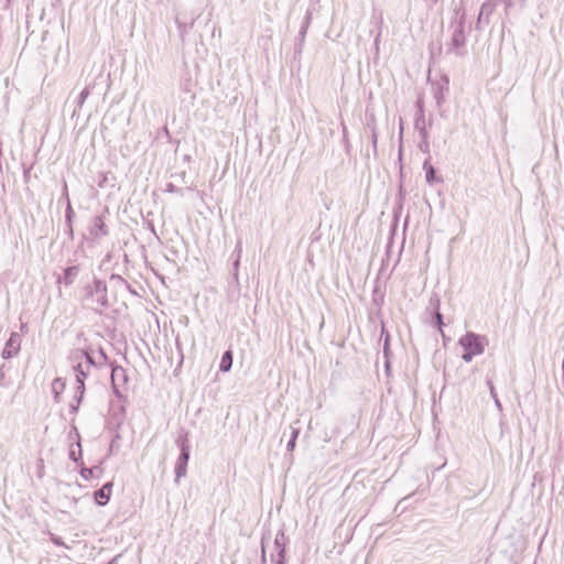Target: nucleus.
Returning a JSON list of instances; mask_svg holds the SVG:
<instances>
[{"label": "nucleus", "instance_id": "26", "mask_svg": "<svg viewBox=\"0 0 564 564\" xmlns=\"http://www.w3.org/2000/svg\"><path fill=\"white\" fill-rule=\"evenodd\" d=\"M455 17H456L455 28L465 30L467 13L463 6L455 9Z\"/></svg>", "mask_w": 564, "mask_h": 564}, {"label": "nucleus", "instance_id": "52", "mask_svg": "<svg viewBox=\"0 0 564 564\" xmlns=\"http://www.w3.org/2000/svg\"><path fill=\"white\" fill-rule=\"evenodd\" d=\"M85 362L87 365V369H89L90 367L102 368L101 366H98V361H96L93 356H87Z\"/></svg>", "mask_w": 564, "mask_h": 564}, {"label": "nucleus", "instance_id": "45", "mask_svg": "<svg viewBox=\"0 0 564 564\" xmlns=\"http://www.w3.org/2000/svg\"><path fill=\"white\" fill-rule=\"evenodd\" d=\"M50 541H51L54 545H56V546H63V547L68 549V546L65 544V542L63 541V539H62L59 535H56V534L51 533V534H50Z\"/></svg>", "mask_w": 564, "mask_h": 564}, {"label": "nucleus", "instance_id": "41", "mask_svg": "<svg viewBox=\"0 0 564 564\" xmlns=\"http://www.w3.org/2000/svg\"><path fill=\"white\" fill-rule=\"evenodd\" d=\"M239 267H240V260L232 259V279L235 280L237 285H239Z\"/></svg>", "mask_w": 564, "mask_h": 564}, {"label": "nucleus", "instance_id": "32", "mask_svg": "<svg viewBox=\"0 0 564 564\" xmlns=\"http://www.w3.org/2000/svg\"><path fill=\"white\" fill-rule=\"evenodd\" d=\"M75 218H76V213L73 208L72 202H68V204L65 206V225H66V227L74 226Z\"/></svg>", "mask_w": 564, "mask_h": 564}, {"label": "nucleus", "instance_id": "6", "mask_svg": "<svg viewBox=\"0 0 564 564\" xmlns=\"http://www.w3.org/2000/svg\"><path fill=\"white\" fill-rule=\"evenodd\" d=\"M289 538L283 528H281L274 536V551L270 556L272 564H286V545Z\"/></svg>", "mask_w": 564, "mask_h": 564}, {"label": "nucleus", "instance_id": "16", "mask_svg": "<svg viewBox=\"0 0 564 564\" xmlns=\"http://www.w3.org/2000/svg\"><path fill=\"white\" fill-rule=\"evenodd\" d=\"M466 44V33L463 29H454L451 37V46L455 50L457 56H464L465 51L463 50Z\"/></svg>", "mask_w": 564, "mask_h": 564}, {"label": "nucleus", "instance_id": "63", "mask_svg": "<svg viewBox=\"0 0 564 564\" xmlns=\"http://www.w3.org/2000/svg\"><path fill=\"white\" fill-rule=\"evenodd\" d=\"M497 2H502L506 9L513 7V0H497ZM506 14H508V10H506Z\"/></svg>", "mask_w": 564, "mask_h": 564}, {"label": "nucleus", "instance_id": "7", "mask_svg": "<svg viewBox=\"0 0 564 564\" xmlns=\"http://www.w3.org/2000/svg\"><path fill=\"white\" fill-rule=\"evenodd\" d=\"M431 90L437 108L441 109L446 101L447 94L449 93V76L447 74H442L440 79L431 82Z\"/></svg>", "mask_w": 564, "mask_h": 564}, {"label": "nucleus", "instance_id": "14", "mask_svg": "<svg viewBox=\"0 0 564 564\" xmlns=\"http://www.w3.org/2000/svg\"><path fill=\"white\" fill-rule=\"evenodd\" d=\"M112 488L113 481H107L101 486V488L95 490L93 494L94 502L99 507L106 506L111 498Z\"/></svg>", "mask_w": 564, "mask_h": 564}, {"label": "nucleus", "instance_id": "56", "mask_svg": "<svg viewBox=\"0 0 564 564\" xmlns=\"http://www.w3.org/2000/svg\"><path fill=\"white\" fill-rule=\"evenodd\" d=\"M64 234L67 236V238L69 240H74L75 238V234H74V226H70V227H66L64 228Z\"/></svg>", "mask_w": 564, "mask_h": 564}, {"label": "nucleus", "instance_id": "36", "mask_svg": "<svg viewBox=\"0 0 564 564\" xmlns=\"http://www.w3.org/2000/svg\"><path fill=\"white\" fill-rule=\"evenodd\" d=\"M91 87L93 85H87L78 95L77 99H76V105L78 108H82L83 105L85 104L86 99L89 97L90 93H91Z\"/></svg>", "mask_w": 564, "mask_h": 564}, {"label": "nucleus", "instance_id": "18", "mask_svg": "<svg viewBox=\"0 0 564 564\" xmlns=\"http://www.w3.org/2000/svg\"><path fill=\"white\" fill-rule=\"evenodd\" d=\"M423 170L425 172V180L429 185L444 182L443 177L437 174V170L431 164V156H427L424 160Z\"/></svg>", "mask_w": 564, "mask_h": 564}, {"label": "nucleus", "instance_id": "60", "mask_svg": "<svg viewBox=\"0 0 564 564\" xmlns=\"http://www.w3.org/2000/svg\"><path fill=\"white\" fill-rule=\"evenodd\" d=\"M145 226H147V229H149L158 238L156 230H155L153 221L152 220H147L145 221Z\"/></svg>", "mask_w": 564, "mask_h": 564}, {"label": "nucleus", "instance_id": "61", "mask_svg": "<svg viewBox=\"0 0 564 564\" xmlns=\"http://www.w3.org/2000/svg\"><path fill=\"white\" fill-rule=\"evenodd\" d=\"M83 400H84V395L78 394V393L75 392L72 402L80 405Z\"/></svg>", "mask_w": 564, "mask_h": 564}, {"label": "nucleus", "instance_id": "42", "mask_svg": "<svg viewBox=\"0 0 564 564\" xmlns=\"http://www.w3.org/2000/svg\"><path fill=\"white\" fill-rule=\"evenodd\" d=\"M380 338L383 339V344L388 343L391 344V335L386 328L384 323L381 321V332H380Z\"/></svg>", "mask_w": 564, "mask_h": 564}, {"label": "nucleus", "instance_id": "22", "mask_svg": "<svg viewBox=\"0 0 564 564\" xmlns=\"http://www.w3.org/2000/svg\"><path fill=\"white\" fill-rule=\"evenodd\" d=\"M97 186L99 188H105L107 186L115 187L116 185V176L111 172H100L98 174Z\"/></svg>", "mask_w": 564, "mask_h": 564}, {"label": "nucleus", "instance_id": "4", "mask_svg": "<svg viewBox=\"0 0 564 564\" xmlns=\"http://www.w3.org/2000/svg\"><path fill=\"white\" fill-rule=\"evenodd\" d=\"M109 216L110 209L107 205H105L101 213L91 218L87 230L93 240H100L110 234L109 227L107 225V219Z\"/></svg>", "mask_w": 564, "mask_h": 564}, {"label": "nucleus", "instance_id": "25", "mask_svg": "<svg viewBox=\"0 0 564 564\" xmlns=\"http://www.w3.org/2000/svg\"><path fill=\"white\" fill-rule=\"evenodd\" d=\"M73 370L75 372L76 382H85L89 376V369H85L80 361L73 366Z\"/></svg>", "mask_w": 564, "mask_h": 564}, {"label": "nucleus", "instance_id": "24", "mask_svg": "<svg viewBox=\"0 0 564 564\" xmlns=\"http://www.w3.org/2000/svg\"><path fill=\"white\" fill-rule=\"evenodd\" d=\"M65 386H66L65 381L59 377H57L53 380L51 388H52L54 401L56 403L61 402V394L63 393Z\"/></svg>", "mask_w": 564, "mask_h": 564}, {"label": "nucleus", "instance_id": "64", "mask_svg": "<svg viewBox=\"0 0 564 564\" xmlns=\"http://www.w3.org/2000/svg\"><path fill=\"white\" fill-rule=\"evenodd\" d=\"M121 556H122V553L117 554L107 564H119V560L121 558Z\"/></svg>", "mask_w": 564, "mask_h": 564}, {"label": "nucleus", "instance_id": "35", "mask_svg": "<svg viewBox=\"0 0 564 564\" xmlns=\"http://www.w3.org/2000/svg\"><path fill=\"white\" fill-rule=\"evenodd\" d=\"M68 438L73 440L76 446H79V444H82V437H80V434H79V431H78L77 426L74 423V420L70 423V430L68 432Z\"/></svg>", "mask_w": 564, "mask_h": 564}, {"label": "nucleus", "instance_id": "2", "mask_svg": "<svg viewBox=\"0 0 564 564\" xmlns=\"http://www.w3.org/2000/svg\"><path fill=\"white\" fill-rule=\"evenodd\" d=\"M458 345L463 348L462 359L469 364L476 356L484 354L488 338L485 335L467 332L458 339Z\"/></svg>", "mask_w": 564, "mask_h": 564}, {"label": "nucleus", "instance_id": "47", "mask_svg": "<svg viewBox=\"0 0 564 564\" xmlns=\"http://www.w3.org/2000/svg\"><path fill=\"white\" fill-rule=\"evenodd\" d=\"M419 150L430 156V141L429 140H421L417 144Z\"/></svg>", "mask_w": 564, "mask_h": 564}, {"label": "nucleus", "instance_id": "1", "mask_svg": "<svg viewBox=\"0 0 564 564\" xmlns=\"http://www.w3.org/2000/svg\"><path fill=\"white\" fill-rule=\"evenodd\" d=\"M78 301L84 307L91 308L96 314L101 315L102 310L110 306L106 281L94 275L91 282L78 289Z\"/></svg>", "mask_w": 564, "mask_h": 564}, {"label": "nucleus", "instance_id": "50", "mask_svg": "<svg viewBox=\"0 0 564 564\" xmlns=\"http://www.w3.org/2000/svg\"><path fill=\"white\" fill-rule=\"evenodd\" d=\"M415 113H425L424 100L421 97L415 101Z\"/></svg>", "mask_w": 564, "mask_h": 564}, {"label": "nucleus", "instance_id": "29", "mask_svg": "<svg viewBox=\"0 0 564 564\" xmlns=\"http://www.w3.org/2000/svg\"><path fill=\"white\" fill-rule=\"evenodd\" d=\"M340 127H341V133H343L341 142L344 145V150H345L346 154L349 155L351 152V143H350L349 137H348V129L344 121L340 122Z\"/></svg>", "mask_w": 564, "mask_h": 564}, {"label": "nucleus", "instance_id": "20", "mask_svg": "<svg viewBox=\"0 0 564 564\" xmlns=\"http://www.w3.org/2000/svg\"><path fill=\"white\" fill-rule=\"evenodd\" d=\"M102 474V460L93 467H86L85 464L79 467V475L86 481L93 478H99Z\"/></svg>", "mask_w": 564, "mask_h": 564}, {"label": "nucleus", "instance_id": "27", "mask_svg": "<svg viewBox=\"0 0 564 564\" xmlns=\"http://www.w3.org/2000/svg\"><path fill=\"white\" fill-rule=\"evenodd\" d=\"M290 430H291V434H290V438H289V441L286 443V451L288 452H293L295 446H296V440H297V437L300 435L301 429L291 425Z\"/></svg>", "mask_w": 564, "mask_h": 564}, {"label": "nucleus", "instance_id": "49", "mask_svg": "<svg viewBox=\"0 0 564 564\" xmlns=\"http://www.w3.org/2000/svg\"><path fill=\"white\" fill-rule=\"evenodd\" d=\"M383 359L384 360H391L392 358V350H391V344H383L382 348Z\"/></svg>", "mask_w": 564, "mask_h": 564}, {"label": "nucleus", "instance_id": "17", "mask_svg": "<svg viewBox=\"0 0 564 564\" xmlns=\"http://www.w3.org/2000/svg\"><path fill=\"white\" fill-rule=\"evenodd\" d=\"M371 23H373L377 28V33L373 39V47L376 55H379V45L380 40L382 35V26H383V13L382 11L373 10L372 17H371Z\"/></svg>", "mask_w": 564, "mask_h": 564}, {"label": "nucleus", "instance_id": "43", "mask_svg": "<svg viewBox=\"0 0 564 564\" xmlns=\"http://www.w3.org/2000/svg\"><path fill=\"white\" fill-rule=\"evenodd\" d=\"M166 193L171 194H180L183 195V188L175 186L173 183H166L165 189Z\"/></svg>", "mask_w": 564, "mask_h": 564}, {"label": "nucleus", "instance_id": "48", "mask_svg": "<svg viewBox=\"0 0 564 564\" xmlns=\"http://www.w3.org/2000/svg\"><path fill=\"white\" fill-rule=\"evenodd\" d=\"M241 253H242V243H241V240H238L237 243H236L235 250L231 253V258L240 260L241 259Z\"/></svg>", "mask_w": 564, "mask_h": 564}, {"label": "nucleus", "instance_id": "10", "mask_svg": "<svg viewBox=\"0 0 564 564\" xmlns=\"http://www.w3.org/2000/svg\"><path fill=\"white\" fill-rule=\"evenodd\" d=\"M403 207H404L403 204L394 203V206L392 208V221L390 225L388 242L386 246V256H390L391 248L393 245L394 235L398 230V226H399L400 217L402 215Z\"/></svg>", "mask_w": 564, "mask_h": 564}, {"label": "nucleus", "instance_id": "34", "mask_svg": "<svg viewBox=\"0 0 564 564\" xmlns=\"http://www.w3.org/2000/svg\"><path fill=\"white\" fill-rule=\"evenodd\" d=\"M87 356H93L90 347L89 348L75 349L72 352V355H70V359L77 361V360L84 358L86 360Z\"/></svg>", "mask_w": 564, "mask_h": 564}, {"label": "nucleus", "instance_id": "8", "mask_svg": "<svg viewBox=\"0 0 564 564\" xmlns=\"http://www.w3.org/2000/svg\"><path fill=\"white\" fill-rule=\"evenodd\" d=\"M312 15H313V12L308 8L306 10V12H305V17H304V19L302 21L299 34L295 37L294 52H293V59L294 61H299L300 62V59H301V55H302V52H303V48H304L307 30H308V28L311 25V22H312Z\"/></svg>", "mask_w": 564, "mask_h": 564}, {"label": "nucleus", "instance_id": "12", "mask_svg": "<svg viewBox=\"0 0 564 564\" xmlns=\"http://www.w3.org/2000/svg\"><path fill=\"white\" fill-rule=\"evenodd\" d=\"M497 4H498L497 0H486L481 4L479 14L477 17L476 25H475V28L477 30H481L482 23L489 24L490 15L495 12Z\"/></svg>", "mask_w": 564, "mask_h": 564}, {"label": "nucleus", "instance_id": "31", "mask_svg": "<svg viewBox=\"0 0 564 564\" xmlns=\"http://www.w3.org/2000/svg\"><path fill=\"white\" fill-rule=\"evenodd\" d=\"M127 404L128 403L120 402L118 410L113 411L112 417H113V420H116L118 425H120L123 422V420L126 419Z\"/></svg>", "mask_w": 564, "mask_h": 564}, {"label": "nucleus", "instance_id": "15", "mask_svg": "<svg viewBox=\"0 0 564 564\" xmlns=\"http://www.w3.org/2000/svg\"><path fill=\"white\" fill-rule=\"evenodd\" d=\"M79 271V264H73L64 268L63 273L56 278V283L59 285L63 284L65 286H70L74 284Z\"/></svg>", "mask_w": 564, "mask_h": 564}, {"label": "nucleus", "instance_id": "55", "mask_svg": "<svg viewBox=\"0 0 564 564\" xmlns=\"http://www.w3.org/2000/svg\"><path fill=\"white\" fill-rule=\"evenodd\" d=\"M160 133H162V134H164V135H165L166 141H167L169 143H172V142H173V138H172V135H171V133H170V130L167 129V127H166V126H163V127L161 128Z\"/></svg>", "mask_w": 564, "mask_h": 564}, {"label": "nucleus", "instance_id": "59", "mask_svg": "<svg viewBox=\"0 0 564 564\" xmlns=\"http://www.w3.org/2000/svg\"><path fill=\"white\" fill-rule=\"evenodd\" d=\"M175 22H176L177 28H178V30H180V32H181V35H183V33H185V32H186V29H187L186 23L181 22V21L178 20V18H176V19H175Z\"/></svg>", "mask_w": 564, "mask_h": 564}, {"label": "nucleus", "instance_id": "54", "mask_svg": "<svg viewBox=\"0 0 564 564\" xmlns=\"http://www.w3.org/2000/svg\"><path fill=\"white\" fill-rule=\"evenodd\" d=\"M110 280L116 281L120 285L127 284V280L123 279L121 275L116 274V273H112L110 275Z\"/></svg>", "mask_w": 564, "mask_h": 564}, {"label": "nucleus", "instance_id": "13", "mask_svg": "<svg viewBox=\"0 0 564 564\" xmlns=\"http://www.w3.org/2000/svg\"><path fill=\"white\" fill-rule=\"evenodd\" d=\"M384 296H386V285L381 282L380 275H378L375 280L372 294H371V302H372V305L377 307L378 315L381 314V307L384 304Z\"/></svg>", "mask_w": 564, "mask_h": 564}, {"label": "nucleus", "instance_id": "23", "mask_svg": "<svg viewBox=\"0 0 564 564\" xmlns=\"http://www.w3.org/2000/svg\"><path fill=\"white\" fill-rule=\"evenodd\" d=\"M234 361V352L231 349H227L224 351L220 362H219V371L220 372H228L232 367Z\"/></svg>", "mask_w": 564, "mask_h": 564}, {"label": "nucleus", "instance_id": "44", "mask_svg": "<svg viewBox=\"0 0 564 564\" xmlns=\"http://www.w3.org/2000/svg\"><path fill=\"white\" fill-rule=\"evenodd\" d=\"M371 132V147L373 156L376 158L378 155V131H370Z\"/></svg>", "mask_w": 564, "mask_h": 564}, {"label": "nucleus", "instance_id": "3", "mask_svg": "<svg viewBox=\"0 0 564 564\" xmlns=\"http://www.w3.org/2000/svg\"><path fill=\"white\" fill-rule=\"evenodd\" d=\"M188 435V431L182 429L175 440V444L180 449V454L174 466V481L176 485L180 484L181 478L185 477L187 473V465L191 457V444Z\"/></svg>", "mask_w": 564, "mask_h": 564}, {"label": "nucleus", "instance_id": "51", "mask_svg": "<svg viewBox=\"0 0 564 564\" xmlns=\"http://www.w3.org/2000/svg\"><path fill=\"white\" fill-rule=\"evenodd\" d=\"M265 535H262V539H261V564H267V552H265V546H264V543H265Z\"/></svg>", "mask_w": 564, "mask_h": 564}, {"label": "nucleus", "instance_id": "62", "mask_svg": "<svg viewBox=\"0 0 564 564\" xmlns=\"http://www.w3.org/2000/svg\"><path fill=\"white\" fill-rule=\"evenodd\" d=\"M79 408H80V405L70 402V404H69V413L70 414H76L78 412Z\"/></svg>", "mask_w": 564, "mask_h": 564}, {"label": "nucleus", "instance_id": "46", "mask_svg": "<svg viewBox=\"0 0 564 564\" xmlns=\"http://www.w3.org/2000/svg\"><path fill=\"white\" fill-rule=\"evenodd\" d=\"M33 165L34 163L30 164L29 166H26L24 163H22V167H23V181L24 183H29L30 182V178H31V171L33 169Z\"/></svg>", "mask_w": 564, "mask_h": 564}, {"label": "nucleus", "instance_id": "39", "mask_svg": "<svg viewBox=\"0 0 564 564\" xmlns=\"http://www.w3.org/2000/svg\"><path fill=\"white\" fill-rule=\"evenodd\" d=\"M65 203V206L70 202L69 192H68V185L65 178L62 181V194L58 199V203Z\"/></svg>", "mask_w": 564, "mask_h": 564}, {"label": "nucleus", "instance_id": "33", "mask_svg": "<svg viewBox=\"0 0 564 564\" xmlns=\"http://www.w3.org/2000/svg\"><path fill=\"white\" fill-rule=\"evenodd\" d=\"M193 86H194V83H193V79L191 77H187L185 79H183L181 82V90L184 93V94H188L189 95V99H195V94L193 91Z\"/></svg>", "mask_w": 564, "mask_h": 564}, {"label": "nucleus", "instance_id": "21", "mask_svg": "<svg viewBox=\"0 0 564 564\" xmlns=\"http://www.w3.org/2000/svg\"><path fill=\"white\" fill-rule=\"evenodd\" d=\"M68 458L69 460L74 462L78 467L84 465L82 444H79V446H76L75 443L70 444L68 451Z\"/></svg>", "mask_w": 564, "mask_h": 564}, {"label": "nucleus", "instance_id": "11", "mask_svg": "<svg viewBox=\"0 0 564 564\" xmlns=\"http://www.w3.org/2000/svg\"><path fill=\"white\" fill-rule=\"evenodd\" d=\"M21 349V336L17 332H12L4 344L1 356L3 359H11L19 354Z\"/></svg>", "mask_w": 564, "mask_h": 564}, {"label": "nucleus", "instance_id": "30", "mask_svg": "<svg viewBox=\"0 0 564 564\" xmlns=\"http://www.w3.org/2000/svg\"><path fill=\"white\" fill-rule=\"evenodd\" d=\"M486 384H487V387H488V389H489L490 397L492 398V400H494V402H495L496 408H497L499 411H501V410H502V403H501V401H500V400H499V398H498V394H497V392H496V388H495V386H494L492 380H491V379H489V378H487V379H486Z\"/></svg>", "mask_w": 564, "mask_h": 564}, {"label": "nucleus", "instance_id": "53", "mask_svg": "<svg viewBox=\"0 0 564 564\" xmlns=\"http://www.w3.org/2000/svg\"><path fill=\"white\" fill-rule=\"evenodd\" d=\"M75 392L78 394L85 395V392H86L85 382H83V381L76 382Z\"/></svg>", "mask_w": 564, "mask_h": 564}, {"label": "nucleus", "instance_id": "38", "mask_svg": "<svg viewBox=\"0 0 564 564\" xmlns=\"http://www.w3.org/2000/svg\"><path fill=\"white\" fill-rule=\"evenodd\" d=\"M97 351L99 355L98 366H101V367L109 366L110 367V364L113 362L115 360L109 359L106 350L101 346H99Z\"/></svg>", "mask_w": 564, "mask_h": 564}, {"label": "nucleus", "instance_id": "40", "mask_svg": "<svg viewBox=\"0 0 564 564\" xmlns=\"http://www.w3.org/2000/svg\"><path fill=\"white\" fill-rule=\"evenodd\" d=\"M426 128L425 113H415L414 129Z\"/></svg>", "mask_w": 564, "mask_h": 564}, {"label": "nucleus", "instance_id": "58", "mask_svg": "<svg viewBox=\"0 0 564 564\" xmlns=\"http://www.w3.org/2000/svg\"><path fill=\"white\" fill-rule=\"evenodd\" d=\"M383 367H384V373L387 377H390L391 373H392V366H391V360H384L383 362Z\"/></svg>", "mask_w": 564, "mask_h": 564}, {"label": "nucleus", "instance_id": "28", "mask_svg": "<svg viewBox=\"0 0 564 564\" xmlns=\"http://www.w3.org/2000/svg\"><path fill=\"white\" fill-rule=\"evenodd\" d=\"M365 118H366V127L370 131H378L377 130V119H376V115H375L373 110H371L367 107L366 112H365Z\"/></svg>", "mask_w": 564, "mask_h": 564}, {"label": "nucleus", "instance_id": "9", "mask_svg": "<svg viewBox=\"0 0 564 564\" xmlns=\"http://www.w3.org/2000/svg\"><path fill=\"white\" fill-rule=\"evenodd\" d=\"M402 139H403V124H402V120H400V145H399V154H398L400 170H399V185H398V194H397L395 203L404 205L405 197H406V189L403 184L404 174H403V165H402V153H403Z\"/></svg>", "mask_w": 564, "mask_h": 564}, {"label": "nucleus", "instance_id": "37", "mask_svg": "<svg viewBox=\"0 0 564 564\" xmlns=\"http://www.w3.org/2000/svg\"><path fill=\"white\" fill-rule=\"evenodd\" d=\"M111 391L113 393V395L120 401V402H124V403H128V398L126 394L122 393V391L120 390V384L119 383H116V382H111Z\"/></svg>", "mask_w": 564, "mask_h": 564}, {"label": "nucleus", "instance_id": "5", "mask_svg": "<svg viewBox=\"0 0 564 564\" xmlns=\"http://www.w3.org/2000/svg\"><path fill=\"white\" fill-rule=\"evenodd\" d=\"M425 314L431 316L430 325L443 334L444 317L441 312V299L437 293H432L425 307Z\"/></svg>", "mask_w": 564, "mask_h": 564}, {"label": "nucleus", "instance_id": "19", "mask_svg": "<svg viewBox=\"0 0 564 564\" xmlns=\"http://www.w3.org/2000/svg\"><path fill=\"white\" fill-rule=\"evenodd\" d=\"M110 381L119 383L120 386H124L129 381V377L127 375L126 369L122 366H119L116 361L110 364Z\"/></svg>", "mask_w": 564, "mask_h": 564}, {"label": "nucleus", "instance_id": "57", "mask_svg": "<svg viewBox=\"0 0 564 564\" xmlns=\"http://www.w3.org/2000/svg\"><path fill=\"white\" fill-rule=\"evenodd\" d=\"M420 137H421V140H429L430 135H429V131H427V127L426 128H419V129H415Z\"/></svg>", "mask_w": 564, "mask_h": 564}]
</instances>
